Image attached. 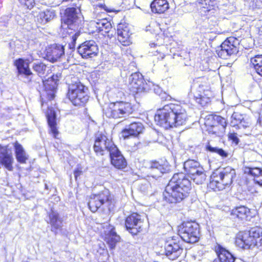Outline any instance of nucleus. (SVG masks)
<instances>
[{
	"label": "nucleus",
	"mask_w": 262,
	"mask_h": 262,
	"mask_svg": "<svg viewBox=\"0 0 262 262\" xmlns=\"http://www.w3.org/2000/svg\"><path fill=\"white\" fill-rule=\"evenodd\" d=\"M191 181L183 172L174 173L163 192V200L168 204H177L187 198L191 192Z\"/></svg>",
	"instance_id": "1"
},
{
	"label": "nucleus",
	"mask_w": 262,
	"mask_h": 262,
	"mask_svg": "<svg viewBox=\"0 0 262 262\" xmlns=\"http://www.w3.org/2000/svg\"><path fill=\"white\" fill-rule=\"evenodd\" d=\"M188 118L187 111L179 101L171 102L158 110L155 119L165 128H172L185 124Z\"/></svg>",
	"instance_id": "2"
},
{
	"label": "nucleus",
	"mask_w": 262,
	"mask_h": 262,
	"mask_svg": "<svg viewBox=\"0 0 262 262\" xmlns=\"http://www.w3.org/2000/svg\"><path fill=\"white\" fill-rule=\"evenodd\" d=\"M66 99L75 107H84L90 100L88 88L78 80L68 84Z\"/></svg>",
	"instance_id": "3"
},
{
	"label": "nucleus",
	"mask_w": 262,
	"mask_h": 262,
	"mask_svg": "<svg viewBox=\"0 0 262 262\" xmlns=\"http://www.w3.org/2000/svg\"><path fill=\"white\" fill-rule=\"evenodd\" d=\"M236 176L235 169L229 166L216 169L211 175L208 187L214 191L223 190L231 185Z\"/></svg>",
	"instance_id": "4"
},
{
	"label": "nucleus",
	"mask_w": 262,
	"mask_h": 262,
	"mask_svg": "<svg viewBox=\"0 0 262 262\" xmlns=\"http://www.w3.org/2000/svg\"><path fill=\"white\" fill-rule=\"evenodd\" d=\"M261 236L262 229L259 227H253L249 230L238 231L235 236V244L243 249L256 248Z\"/></svg>",
	"instance_id": "5"
},
{
	"label": "nucleus",
	"mask_w": 262,
	"mask_h": 262,
	"mask_svg": "<svg viewBox=\"0 0 262 262\" xmlns=\"http://www.w3.org/2000/svg\"><path fill=\"white\" fill-rule=\"evenodd\" d=\"M135 106L129 101L117 100L110 102L104 109V114L110 119H120L133 114Z\"/></svg>",
	"instance_id": "6"
},
{
	"label": "nucleus",
	"mask_w": 262,
	"mask_h": 262,
	"mask_svg": "<svg viewBox=\"0 0 262 262\" xmlns=\"http://www.w3.org/2000/svg\"><path fill=\"white\" fill-rule=\"evenodd\" d=\"M192 86L195 89L193 97L195 102L203 106L208 104L213 97L208 79L198 77L193 80Z\"/></svg>",
	"instance_id": "7"
},
{
	"label": "nucleus",
	"mask_w": 262,
	"mask_h": 262,
	"mask_svg": "<svg viewBox=\"0 0 262 262\" xmlns=\"http://www.w3.org/2000/svg\"><path fill=\"white\" fill-rule=\"evenodd\" d=\"M113 139L105 132H97L93 137V149L96 156H104L116 148Z\"/></svg>",
	"instance_id": "8"
},
{
	"label": "nucleus",
	"mask_w": 262,
	"mask_h": 262,
	"mask_svg": "<svg viewBox=\"0 0 262 262\" xmlns=\"http://www.w3.org/2000/svg\"><path fill=\"white\" fill-rule=\"evenodd\" d=\"M202 14L210 29L217 26L219 22V2L217 0H201L199 3Z\"/></svg>",
	"instance_id": "9"
},
{
	"label": "nucleus",
	"mask_w": 262,
	"mask_h": 262,
	"mask_svg": "<svg viewBox=\"0 0 262 262\" xmlns=\"http://www.w3.org/2000/svg\"><path fill=\"white\" fill-rule=\"evenodd\" d=\"M178 231L182 240L187 243L193 244L200 239V225L195 221L182 222Z\"/></svg>",
	"instance_id": "10"
},
{
	"label": "nucleus",
	"mask_w": 262,
	"mask_h": 262,
	"mask_svg": "<svg viewBox=\"0 0 262 262\" xmlns=\"http://www.w3.org/2000/svg\"><path fill=\"white\" fill-rule=\"evenodd\" d=\"M114 200L113 195L108 190H102L89 196L88 206L92 212H95L103 205L110 206Z\"/></svg>",
	"instance_id": "11"
},
{
	"label": "nucleus",
	"mask_w": 262,
	"mask_h": 262,
	"mask_svg": "<svg viewBox=\"0 0 262 262\" xmlns=\"http://www.w3.org/2000/svg\"><path fill=\"white\" fill-rule=\"evenodd\" d=\"M124 226L132 236L138 235L144 230V219L139 213L130 212L124 219Z\"/></svg>",
	"instance_id": "12"
},
{
	"label": "nucleus",
	"mask_w": 262,
	"mask_h": 262,
	"mask_svg": "<svg viewBox=\"0 0 262 262\" xmlns=\"http://www.w3.org/2000/svg\"><path fill=\"white\" fill-rule=\"evenodd\" d=\"M164 253L170 260L178 259L182 254L183 249L181 241L178 236L168 237L164 243Z\"/></svg>",
	"instance_id": "13"
},
{
	"label": "nucleus",
	"mask_w": 262,
	"mask_h": 262,
	"mask_svg": "<svg viewBox=\"0 0 262 262\" xmlns=\"http://www.w3.org/2000/svg\"><path fill=\"white\" fill-rule=\"evenodd\" d=\"M205 125L209 134L219 135L225 131L227 120L220 115L210 114L206 119Z\"/></svg>",
	"instance_id": "14"
},
{
	"label": "nucleus",
	"mask_w": 262,
	"mask_h": 262,
	"mask_svg": "<svg viewBox=\"0 0 262 262\" xmlns=\"http://www.w3.org/2000/svg\"><path fill=\"white\" fill-rule=\"evenodd\" d=\"M238 45L239 41L237 38L230 36L216 48V53L219 57L226 59L238 52Z\"/></svg>",
	"instance_id": "15"
},
{
	"label": "nucleus",
	"mask_w": 262,
	"mask_h": 262,
	"mask_svg": "<svg viewBox=\"0 0 262 262\" xmlns=\"http://www.w3.org/2000/svg\"><path fill=\"white\" fill-rule=\"evenodd\" d=\"M128 89L130 94L135 98H138L147 92V83L142 76L137 73L132 75L131 79L128 85Z\"/></svg>",
	"instance_id": "16"
},
{
	"label": "nucleus",
	"mask_w": 262,
	"mask_h": 262,
	"mask_svg": "<svg viewBox=\"0 0 262 262\" xmlns=\"http://www.w3.org/2000/svg\"><path fill=\"white\" fill-rule=\"evenodd\" d=\"M45 113L49 127V134L54 139H58L60 132L58 125L57 115L54 108L51 106H48Z\"/></svg>",
	"instance_id": "17"
},
{
	"label": "nucleus",
	"mask_w": 262,
	"mask_h": 262,
	"mask_svg": "<svg viewBox=\"0 0 262 262\" xmlns=\"http://www.w3.org/2000/svg\"><path fill=\"white\" fill-rule=\"evenodd\" d=\"M77 52L83 59L92 58L98 55L99 48L94 40H86L78 46Z\"/></svg>",
	"instance_id": "18"
},
{
	"label": "nucleus",
	"mask_w": 262,
	"mask_h": 262,
	"mask_svg": "<svg viewBox=\"0 0 262 262\" xmlns=\"http://www.w3.org/2000/svg\"><path fill=\"white\" fill-rule=\"evenodd\" d=\"M117 33L118 40L122 46H128L132 44L131 29L125 20H121L118 24Z\"/></svg>",
	"instance_id": "19"
},
{
	"label": "nucleus",
	"mask_w": 262,
	"mask_h": 262,
	"mask_svg": "<svg viewBox=\"0 0 262 262\" xmlns=\"http://www.w3.org/2000/svg\"><path fill=\"white\" fill-rule=\"evenodd\" d=\"M61 25H66L68 27L77 23L79 19L77 8L74 7H67L62 12L60 13Z\"/></svg>",
	"instance_id": "20"
},
{
	"label": "nucleus",
	"mask_w": 262,
	"mask_h": 262,
	"mask_svg": "<svg viewBox=\"0 0 262 262\" xmlns=\"http://www.w3.org/2000/svg\"><path fill=\"white\" fill-rule=\"evenodd\" d=\"M145 130L143 124L140 122H133L123 128L121 132L122 138L125 140L130 137L138 138Z\"/></svg>",
	"instance_id": "21"
},
{
	"label": "nucleus",
	"mask_w": 262,
	"mask_h": 262,
	"mask_svg": "<svg viewBox=\"0 0 262 262\" xmlns=\"http://www.w3.org/2000/svg\"><path fill=\"white\" fill-rule=\"evenodd\" d=\"M13 163V155L8 145L3 146L0 144V168L3 167L12 171L14 169Z\"/></svg>",
	"instance_id": "22"
},
{
	"label": "nucleus",
	"mask_w": 262,
	"mask_h": 262,
	"mask_svg": "<svg viewBox=\"0 0 262 262\" xmlns=\"http://www.w3.org/2000/svg\"><path fill=\"white\" fill-rule=\"evenodd\" d=\"M109 156L110 163L115 168L123 170L127 167V161L117 146L110 153Z\"/></svg>",
	"instance_id": "23"
},
{
	"label": "nucleus",
	"mask_w": 262,
	"mask_h": 262,
	"mask_svg": "<svg viewBox=\"0 0 262 262\" xmlns=\"http://www.w3.org/2000/svg\"><path fill=\"white\" fill-rule=\"evenodd\" d=\"M45 58L54 62L64 55V46L59 44H52L47 46L44 51Z\"/></svg>",
	"instance_id": "24"
},
{
	"label": "nucleus",
	"mask_w": 262,
	"mask_h": 262,
	"mask_svg": "<svg viewBox=\"0 0 262 262\" xmlns=\"http://www.w3.org/2000/svg\"><path fill=\"white\" fill-rule=\"evenodd\" d=\"M230 215L233 219L241 222L249 221L253 217L251 209L244 205L233 208L230 211Z\"/></svg>",
	"instance_id": "25"
},
{
	"label": "nucleus",
	"mask_w": 262,
	"mask_h": 262,
	"mask_svg": "<svg viewBox=\"0 0 262 262\" xmlns=\"http://www.w3.org/2000/svg\"><path fill=\"white\" fill-rule=\"evenodd\" d=\"M47 216L49 219L47 223L50 224L52 232L56 234L58 230H62L63 219L57 211L51 209L47 213Z\"/></svg>",
	"instance_id": "26"
},
{
	"label": "nucleus",
	"mask_w": 262,
	"mask_h": 262,
	"mask_svg": "<svg viewBox=\"0 0 262 262\" xmlns=\"http://www.w3.org/2000/svg\"><path fill=\"white\" fill-rule=\"evenodd\" d=\"M248 118L238 112H233L231 117L230 124L236 129L247 128L251 125Z\"/></svg>",
	"instance_id": "27"
},
{
	"label": "nucleus",
	"mask_w": 262,
	"mask_h": 262,
	"mask_svg": "<svg viewBox=\"0 0 262 262\" xmlns=\"http://www.w3.org/2000/svg\"><path fill=\"white\" fill-rule=\"evenodd\" d=\"M30 63L29 59L23 58H18L13 61V64L17 70L18 74L24 75L27 78L33 75L30 68Z\"/></svg>",
	"instance_id": "28"
},
{
	"label": "nucleus",
	"mask_w": 262,
	"mask_h": 262,
	"mask_svg": "<svg viewBox=\"0 0 262 262\" xmlns=\"http://www.w3.org/2000/svg\"><path fill=\"white\" fill-rule=\"evenodd\" d=\"M220 262H234L235 257L227 249L217 244L213 249Z\"/></svg>",
	"instance_id": "29"
},
{
	"label": "nucleus",
	"mask_w": 262,
	"mask_h": 262,
	"mask_svg": "<svg viewBox=\"0 0 262 262\" xmlns=\"http://www.w3.org/2000/svg\"><path fill=\"white\" fill-rule=\"evenodd\" d=\"M244 173L252 177L255 183L262 186V169L246 166L244 168Z\"/></svg>",
	"instance_id": "30"
},
{
	"label": "nucleus",
	"mask_w": 262,
	"mask_h": 262,
	"mask_svg": "<svg viewBox=\"0 0 262 262\" xmlns=\"http://www.w3.org/2000/svg\"><path fill=\"white\" fill-rule=\"evenodd\" d=\"M151 11L154 13L162 14L169 8L167 0H153L150 5Z\"/></svg>",
	"instance_id": "31"
},
{
	"label": "nucleus",
	"mask_w": 262,
	"mask_h": 262,
	"mask_svg": "<svg viewBox=\"0 0 262 262\" xmlns=\"http://www.w3.org/2000/svg\"><path fill=\"white\" fill-rule=\"evenodd\" d=\"M184 168L189 176L204 169L199 162L191 159H188L184 162Z\"/></svg>",
	"instance_id": "32"
},
{
	"label": "nucleus",
	"mask_w": 262,
	"mask_h": 262,
	"mask_svg": "<svg viewBox=\"0 0 262 262\" xmlns=\"http://www.w3.org/2000/svg\"><path fill=\"white\" fill-rule=\"evenodd\" d=\"M112 27V24L107 19H99L96 24L95 32L105 36L110 32Z\"/></svg>",
	"instance_id": "33"
},
{
	"label": "nucleus",
	"mask_w": 262,
	"mask_h": 262,
	"mask_svg": "<svg viewBox=\"0 0 262 262\" xmlns=\"http://www.w3.org/2000/svg\"><path fill=\"white\" fill-rule=\"evenodd\" d=\"M13 146L17 161L20 164L26 163L28 159V156L22 145L17 141H16L13 143Z\"/></svg>",
	"instance_id": "34"
},
{
	"label": "nucleus",
	"mask_w": 262,
	"mask_h": 262,
	"mask_svg": "<svg viewBox=\"0 0 262 262\" xmlns=\"http://www.w3.org/2000/svg\"><path fill=\"white\" fill-rule=\"evenodd\" d=\"M151 48H157V49H151L149 53L151 54V56L153 57L154 61H159L163 60L165 57V52L163 47L158 46L157 47V44L155 43H151L149 45Z\"/></svg>",
	"instance_id": "35"
},
{
	"label": "nucleus",
	"mask_w": 262,
	"mask_h": 262,
	"mask_svg": "<svg viewBox=\"0 0 262 262\" xmlns=\"http://www.w3.org/2000/svg\"><path fill=\"white\" fill-rule=\"evenodd\" d=\"M56 16V13L54 10L46 9L39 12L37 15L38 21L41 24H45Z\"/></svg>",
	"instance_id": "36"
},
{
	"label": "nucleus",
	"mask_w": 262,
	"mask_h": 262,
	"mask_svg": "<svg viewBox=\"0 0 262 262\" xmlns=\"http://www.w3.org/2000/svg\"><path fill=\"white\" fill-rule=\"evenodd\" d=\"M250 66L262 77V54L256 55L250 58Z\"/></svg>",
	"instance_id": "37"
},
{
	"label": "nucleus",
	"mask_w": 262,
	"mask_h": 262,
	"mask_svg": "<svg viewBox=\"0 0 262 262\" xmlns=\"http://www.w3.org/2000/svg\"><path fill=\"white\" fill-rule=\"evenodd\" d=\"M106 243L108 245L110 249H114L116 244L120 241V237L115 231V227H112L107 234Z\"/></svg>",
	"instance_id": "38"
},
{
	"label": "nucleus",
	"mask_w": 262,
	"mask_h": 262,
	"mask_svg": "<svg viewBox=\"0 0 262 262\" xmlns=\"http://www.w3.org/2000/svg\"><path fill=\"white\" fill-rule=\"evenodd\" d=\"M189 176L196 184H202L206 179V174L204 169H201L195 173L192 174Z\"/></svg>",
	"instance_id": "39"
},
{
	"label": "nucleus",
	"mask_w": 262,
	"mask_h": 262,
	"mask_svg": "<svg viewBox=\"0 0 262 262\" xmlns=\"http://www.w3.org/2000/svg\"><path fill=\"white\" fill-rule=\"evenodd\" d=\"M54 75L49 78L44 83L45 89L46 91H50L53 92L56 89L57 79H54Z\"/></svg>",
	"instance_id": "40"
},
{
	"label": "nucleus",
	"mask_w": 262,
	"mask_h": 262,
	"mask_svg": "<svg viewBox=\"0 0 262 262\" xmlns=\"http://www.w3.org/2000/svg\"><path fill=\"white\" fill-rule=\"evenodd\" d=\"M205 149L211 153H216L222 158H226L228 156V153L222 148L212 147L209 143L206 145Z\"/></svg>",
	"instance_id": "41"
},
{
	"label": "nucleus",
	"mask_w": 262,
	"mask_h": 262,
	"mask_svg": "<svg viewBox=\"0 0 262 262\" xmlns=\"http://www.w3.org/2000/svg\"><path fill=\"white\" fill-rule=\"evenodd\" d=\"M33 69L38 76L41 77L45 74L47 66L42 62L36 63L33 64Z\"/></svg>",
	"instance_id": "42"
},
{
	"label": "nucleus",
	"mask_w": 262,
	"mask_h": 262,
	"mask_svg": "<svg viewBox=\"0 0 262 262\" xmlns=\"http://www.w3.org/2000/svg\"><path fill=\"white\" fill-rule=\"evenodd\" d=\"M150 168L151 169H157L161 172L164 173L166 170V166L162 162L157 160L151 161L150 162Z\"/></svg>",
	"instance_id": "43"
},
{
	"label": "nucleus",
	"mask_w": 262,
	"mask_h": 262,
	"mask_svg": "<svg viewBox=\"0 0 262 262\" xmlns=\"http://www.w3.org/2000/svg\"><path fill=\"white\" fill-rule=\"evenodd\" d=\"M96 10H104L107 13L115 12L116 13L120 11V10H116L114 8L107 6L104 3H98L94 6Z\"/></svg>",
	"instance_id": "44"
},
{
	"label": "nucleus",
	"mask_w": 262,
	"mask_h": 262,
	"mask_svg": "<svg viewBox=\"0 0 262 262\" xmlns=\"http://www.w3.org/2000/svg\"><path fill=\"white\" fill-rule=\"evenodd\" d=\"M20 6L25 9L31 10L35 6L34 0H18Z\"/></svg>",
	"instance_id": "45"
},
{
	"label": "nucleus",
	"mask_w": 262,
	"mask_h": 262,
	"mask_svg": "<svg viewBox=\"0 0 262 262\" xmlns=\"http://www.w3.org/2000/svg\"><path fill=\"white\" fill-rule=\"evenodd\" d=\"M228 138L229 140L236 145H237L239 143V139L237 136V134L234 132L229 133L228 134Z\"/></svg>",
	"instance_id": "46"
},
{
	"label": "nucleus",
	"mask_w": 262,
	"mask_h": 262,
	"mask_svg": "<svg viewBox=\"0 0 262 262\" xmlns=\"http://www.w3.org/2000/svg\"><path fill=\"white\" fill-rule=\"evenodd\" d=\"M79 36L78 33H75L72 36V41L70 43L69 45V48L70 49H74L75 47L76 41Z\"/></svg>",
	"instance_id": "47"
},
{
	"label": "nucleus",
	"mask_w": 262,
	"mask_h": 262,
	"mask_svg": "<svg viewBox=\"0 0 262 262\" xmlns=\"http://www.w3.org/2000/svg\"><path fill=\"white\" fill-rule=\"evenodd\" d=\"M252 6L255 8H262V0H252Z\"/></svg>",
	"instance_id": "48"
},
{
	"label": "nucleus",
	"mask_w": 262,
	"mask_h": 262,
	"mask_svg": "<svg viewBox=\"0 0 262 262\" xmlns=\"http://www.w3.org/2000/svg\"><path fill=\"white\" fill-rule=\"evenodd\" d=\"M75 179V180H77L78 178L82 174V171L81 170V168H77L74 171Z\"/></svg>",
	"instance_id": "49"
},
{
	"label": "nucleus",
	"mask_w": 262,
	"mask_h": 262,
	"mask_svg": "<svg viewBox=\"0 0 262 262\" xmlns=\"http://www.w3.org/2000/svg\"><path fill=\"white\" fill-rule=\"evenodd\" d=\"M260 240H258L257 243V246L256 249L260 252H262V236L259 238Z\"/></svg>",
	"instance_id": "50"
},
{
	"label": "nucleus",
	"mask_w": 262,
	"mask_h": 262,
	"mask_svg": "<svg viewBox=\"0 0 262 262\" xmlns=\"http://www.w3.org/2000/svg\"><path fill=\"white\" fill-rule=\"evenodd\" d=\"M257 123L260 126L262 127V113L259 114L257 120Z\"/></svg>",
	"instance_id": "51"
},
{
	"label": "nucleus",
	"mask_w": 262,
	"mask_h": 262,
	"mask_svg": "<svg viewBox=\"0 0 262 262\" xmlns=\"http://www.w3.org/2000/svg\"><path fill=\"white\" fill-rule=\"evenodd\" d=\"M54 94L52 93L49 96V99L51 100H53L54 99Z\"/></svg>",
	"instance_id": "52"
},
{
	"label": "nucleus",
	"mask_w": 262,
	"mask_h": 262,
	"mask_svg": "<svg viewBox=\"0 0 262 262\" xmlns=\"http://www.w3.org/2000/svg\"><path fill=\"white\" fill-rule=\"evenodd\" d=\"M44 104L47 105V102L42 100L41 101V105L43 106Z\"/></svg>",
	"instance_id": "53"
},
{
	"label": "nucleus",
	"mask_w": 262,
	"mask_h": 262,
	"mask_svg": "<svg viewBox=\"0 0 262 262\" xmlns=\"http://www.w3.org/2000/svg\"><path fill=\"white\" fill-rule=\"evenodd\" d=\"M73 0H62V2H72Z\"/></svg>",
	"instance_id": "54"
}]
</instances>
